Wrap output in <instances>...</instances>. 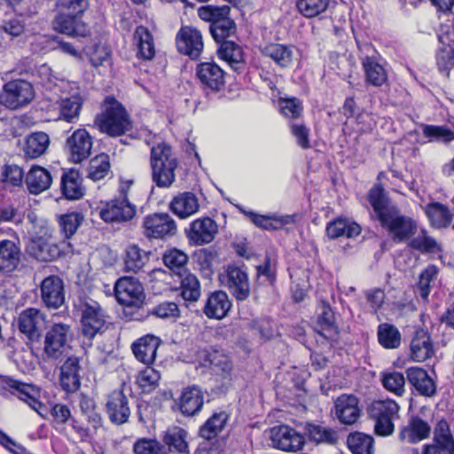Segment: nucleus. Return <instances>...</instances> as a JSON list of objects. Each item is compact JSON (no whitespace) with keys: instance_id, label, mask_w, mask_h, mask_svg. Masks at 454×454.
<instances>
[{"instance_id":"nucleus-1","label":"nucleus","mask_w":454,"mask_h":454,"mask_svg":"<svg viewBox=\"0 0 454 454\" xmlns=\"http://www.w3.org/2000/svg\"><path fill=\"white\" fill-rule=\"evenodd\" d=\"M177 166V159L168 144L160 142L152 146L150 156L152 179L158 187L168 188L173 184Z\"/></svg>"},{"instance_id":"nucleus-2","label":"nucleus","mask_w":454,"mask_h":454,"mask_svg":"<svg viewBox=\"0 0 454 454\" xmlns=\"http://www.w3.org/2000/svg\"><path fill=\"white\" fill-rule=\"evenodd\" d=\"M99 130L111 137H119L132 129V122L124 107L112 97L105 99L104 111L97 116Z\"/></svg>"},{"instance_id":"nucleus-3","label":"nucleus","mask_w":454,"mask_h":454,"mask_svg":"<svg viewBox=\"0 0 454 454\" xmlns=\"http://www.w3.org/2000/svg\"><path fill=\"white\" fill-rule=\"evenodd\" d=\"M35 98L34 86L24 79L11 80L0 90V105L12 111L27 106Z\"/></svg>"},{"instance_id":"nucleus-4","label":"nucleus","mask_w":454,"mask_h":454,"mask_svg":"<svg viewBox=\"0 0 454 454\" xmlns=\"http://www.w3.org/2000/svg\"><path fill=\"white\" fill-rule=\"evenodd\" d=\"M93 137L85 128L70 130L66 138L65 150L71 162L78 164L87 160L92 151Z\"/></svg>"},{"instance_id":"nucleus-5","label":"nucleus","mask_w":454,"mask_h":454,"mask_svg":"<svg viewBox=\"0 0 454 454\" xmlns=\"http://www.w3.org/2000/svg\"><path fill=\"white\" fill-rule=\"evenodd\" d=\"M0 381L4 389L10 390L12 395L27 403L41 417H44L45 408L39 401L40 390L37 387L8 377L2 378Z\"/></svg>"},{"instance_id":"nucleus-6","label":"nucleus","mask_w":454,"mask_h":454,"mask_svg":"<svg viewBox=\"0 0 454 454\" xmlns=\"http://www.w3.org/2000/svg\"><path fill=\"white\" fill-rule=\"evenodd\" d=\"M72 333L68 325L54 324L46 333L43 353L49 359H58L65 352Z\"/></svg>"},{"instance_id":"nucleus-7","label":"nucleus","mask_w":454,"mask_h":454,"mask_svg":"<svg viewBox=\"0 0 454 454\" xmlns=\"http://www.w3.org/2000/svg\"><path fill=\"white\" fill-rule=\"evenodd\" d=\"M114 291L117 301L128 307H139L145 298L142 284L132 277L121 278L115 284Z\"/></svg>"},{"instance_id":"nucleus-8","label":"nucleus","mask_w":454,"mask_h":454,"mask_svg":"<svg viewBox=\"0 0 454 454\" xmlns=\"http://www.w3.org/2000/svg\"><path fill=\"white\" fill-rule=\"evenodd\" d=\"M270 439L274 448L286 452L299 451L305 442L300 433L286 425L270 428Z\"/></svg>"},{"instance_id":"nucleus-9","label":"nucleus","mask_w":454,"mask_h":454,"mask_svg":"<svg viewBox=\"0 0 454 454\" xmlns=\"http://www.w3.org/2000/svg\"><path fill=\"white\" fill-rule=\"evenodd\" d=\"M176 43L180 53L189 56L192 59H197L204 49L201 32L190 26L180 28L176 34Z\"/></svg>"},{"instance_id":"nucleus-10","label":"nucleus","mask_w":454,"mask_h":454,"mask_svg":"<svg viewBox=\"0 0 454 454\" xmlns=\"http://www.w3.org/2000/svg\"><path fill=\"white\" fill-rule=\"evenodd\" d=\"M82 333L90 340L99 333L106 325V316L96 301L85 302L82 309Z\"/></svg>"},{"instance_id":"nucleus-11","label":"nucleus","mask_w":454,"mask_h":454,"mask_svg":"<svg viewBox=\"0 0 454 454\" xmlns=\"http://www.w3.org/2000/svg\"><path fill=\"white\" fill-rule=\"evenodd\" d=\"M143 229L148 239H163L174 235L176 225L168 214H153L145 218Z\"/></svg>"},{"instance_id":"nucleus-12","label":"nucleus","mask_w":454,"mask_h":454,"mask_svg":"<svg viewBox=\"0 0 454 454\" xmlns=\"http://www.w3.org/2000/svg\"><path fill=\"white\" fill-rule=\"evenodd\" d=\"M137 207L128 198L118 197L106 204L99 212L100 217L106 223L126 222L132 219Z\"/></svg>"},{"instance_id":"nucleus-13","label":"nucleus","mask_w":454,"mask_h":454,"mask_svg":"<svg viewBox=\"0 0 454 454\" xmlns=\"http://www.w3.org/2000/svg\"><path fill=\"white\" fill-rule=\"evenodd\" d=\"M223 286L239 301L246 300L250 294V284L247 274L239 267L229 266L220 278Z\"/></svg>"},{"instance_id":"nucleus-14","label":"nucleus","mask_w":454,"mask_h":454,"mask_svg":"<svg viewBox=\"0 0 454 454\" xmlns=\"http://www.w3.org/2000/svg\"><path fill=\"white\" fill-rule=\"evenodd\" d=\"M218 232L216 223L210 217H202L191 223L186 231L187 238L196 246L209 244Z\"/></svg>"},{"instance_id":"nucleus-15","label":"nucleus","mask_w":454,"mask_h":454,"mask_svg":"<svg viewBox=\"0 0 454 454\" xmlns=\"http://www.w3.org/2000/svg\"><path fill=\"white\" fill-rule=\"evenodd\" d=\"M40 292L46 307L59 309L64 304V283L59 276L51 275L44 278L40 285Z\"/></svg>"},{"instance_id":"nucleus-16","label":"nucleus","mask_w":454,"mask_h":454,"mask_svg":"<svg viewBox=\"0 0 454 454\" xmlns=\"http://www.w3.org/2000/svg\"><path fill=\"white\" fill-rule=\"evenodd\" d=\"M380 221L389 231L393 239L398 241L407 239L416 228L411 219L401 215L395 209L382 215Z\"/></svg>"},{"instance_id":"nucleus-17","label":"nucleus","mask_w":454,"mask_h":454,"mask_svg":"<svg viewBox=\"0 0 454 454\" xmlns=\"http://www.w3.org/2000/svg\"><path fill=\"white\" fill-rule=\"evenodd\" d=\"M18 321L20 332L31 340H38L45 326L44 315L39 309L34 308L22 311Z\"/></svg>"},{"instance_id":"nucleus-18","label":"nucleus","mask_w":454,"mask_h":454,"mask_svg":"<svg viewBox=\"0 0 454 454\" xmlns=\"http://www.w3.org/2000/svg\"><path fill=\"white\" fill-rule=\"evenodd\" d=\"M358 399L353 395H341L334 402V414L344 425L356 423L361 413Z\"/></svg>"},{"instance_id":"nucleus-19","label":"nucleus","mask_w":454,"mask_h":454,"mask_svg":"<svg viewBox=\"0 0 454 454\" xmlns=\"http://www.w3.org/2000/svg\"><path fill=\"white\" fill-rule=\"evenodd\" d=\"M106 408L110 420L116 425L126 423L130 416L128 398L121 390L109 395Z\"/></svg>"},{"instance_id":"nucleus-20","label":"nucleus","mask_w":454,"mask_h":454,"mask_svg":"<svg viewBox=\"0 0 454 454\" xmlns=\"http://www.w3.org/2000/svg\"><path fill=\"white\" fill-rule=\"evenodd\" d=\"M53 27L57 32L70 37L89 35L88 26L80 20V16L59 13L53 21Z\"/></svg>"},{"instance_id":"nucleus-21","label":"nucleus","mask_w":454,"mask_h":454,"mask_svg":"<svg viewBox=\"0 0 454 454\" xmlns=\"http://www.w3.org/2000/svg\"><path fill=\"white\" fill-rule=\"evenodd\" d=\"M43 237H38L33 240L34 255L41 261L55 260L61 255L62 250L59 245L50 240L52 231L47 226H43Z\"/></svg>"},{"instance_id":"nucleus-22","label":"nucleus","mask_w":454,"mask_h":454,"mask_svg":"<svg viewBox=\"0 0 454 454\" xmlns=\"http://www.w3.org/2000/svg\"><path fill=\"white\" fill-rule=\"evenodd\" d=\"M196 74L202 85L211 90L218 91L224 85V72L215 63L205 62L198 65Z\"/></svg>"},{"instance_id":"nucleus-23","label":"nucleus","mask_w":454,"mask_h":454,"mask_svg":"<svg viewBox=\"0 0 454 454\" xmlns=\"http://www.w3.org/2000/svg\"><path fill=\"white\" fill-rule=\"evenodd\" d=\"M200 200L192 192H184L175 196L170 204V210L181 219H186L200 210Z\"/></svg>"},{"instance_id":"nucleus-24","label":"nucleus","mask_w":454,"mask_h":454,"mask_svg":"<svg viewBox=\"0 0 454 454\" xmlns=\"http://www.w3.org/2000/svg\"><path fill=\"white\" fill-rule=\"evenodd\" d=\"M231 308L228 294L223 291L212 293L207 299L203 312L211 319L221 320L224 318Z\"/></svg>"},{"instance_id":"nucleus-25","label":"nucleus","mask_w":454,"mask_h":454,"mask_svg":"<svg viewBox=\"0 0 454 454\" xmlns=\"http://www.w3.org/2000/svg\"><path fill=\"white\" fill-rule=\"evenodd\" d=\"M160 340L151 334L141 337L132 344V351L136 358L145 364H152L156 358Z\"/></svg>"},{"instance_id":"nucleus-26","label":"nucleus","mask_w":454,"mask_h":454,"mask_svg":"<svg viewBox=\"0 0 454 454\" xmlns=\"http://www.w3.org/2000/svg\"><path fill=\"white\" fill-rule=\"evenodd\" d=\"M133 43L138 59L151 60L154 58L156 52L154 38L147 27L138 26L135 29Z\"/></svg>"},{"instance_id":"nucleus-27","label":"nucleus","mask_w":454,"mask_h":454,"mask_svg":"<svg viewBox=\"0 0 454 454\" xmlns=\"http://www.w3.org/2000/svg\"><path fill=\"white\" fill-rule=\"evenodd\" d=\"M80 362L75 356L68 357L61 366L60 384L69 393L77 391L81 386Z\"/></svg>"},{"instance_id":"nucleus-28","label":"nucleus","mask_w":454,"mask_h":454,"mask_svg":"<svg viewBox=\"0 0 454 454\" xmlns=\"http://www.w3.org/2000/svg\"><path fill=\"white\" fill-rule=\"evenodd\" d=\"M411 357L412 361L421 363L433 356L434 349L429 334L424 330L415 333L411 341Z\"/></svg>"},{"instance_id":"nucleus-29","label":"nucleus","mask_w":454,"mask_h":454,"mask_svg":"<svg viewBox=\"0 0 454 454\" xmlns=\"http://www.w3.org/2000/svg\"><path fill=\"white\" fill-rule=\"evenodd\" d=\"M59 120L68 123H74L78 121L83 105V98L79 92L69 97L61 98L59 101Z\"/></svg>"},{"instance_id":"nucleus-30","label":"nucleus","mask_w":454,"mask_h":454,"mask_svg":"<svg viewBox=\"0 0 454 454\" xmlns=\"http://www.w3.org/2000/svg\"><path fill=\"white\" fill-rule=\"evenodd\" d=\"M406 374L409 382L420 395L433 396L435 394V384L424 369L411 367L406 371Z\"/></svg>"},{"instance_id":"nucleus-31","label":"nucleus","mask_w":454,"mask_h":454,"mask_svg":"<svg viewBox=\"0 0 454 454\" xmlns=\"http://www.w3.org/2000/svg\"><path fill=\"white\" fill-rule=\"evenodd\" d=\"M82 176L75 169L65 171L61 176V191L63 195L72 200L81 199L84 194Z\"/></svg>"},{"instance_id":"nucleus-32","label":"nucleus","mask_w":454,"mask_h":454,"mask_svg":"<svg viewBox=\"0 0 454 454\" xmlns=\"http://www.w3.org/2000/svg\"><path fill=\"white\" fill-rule=\"evenodd\" d=\"M150 259V253L141 249L137 245H129L124 253V270L138 273L144 270Z\"/></svg>"},{"instance_id":"nucleus-33","label":"nucleus","mask_w":454,"mask_h":454,"mask_svg":"<svg viewBox=\"0 0 454 454\" xmlns=\"http://www.w3.org/2000/svg\"><path fill=\"white\" fill-rule=\"evenodd\" d=\"M20 249L17 242L10 239L0 241V270L12 271L19 265Z\"/></svg>"},{"instance_id":"nucleus-34","label":"nucleus","mask_w":454,"mask_h":454,"mask_svg":"<svg viewBox=\"0 0 454 454\" xmlns=\"http://www.w3.org/2000/svg\"><path fill=\"white\" fill-rule=\"evenodd\" d=\"M52 179L48 170L34 166L26 177L28 191L33 194H39L50 188Z\"/></svg>"},{"instance_id":"nucleus-35","label":"nucleus","mask_w":454,"mask_h":454,"mask_svg":"<svg viewBox=\"0 0 454 454\" xmlns=\"http://www.w3.org/2000/svg\"><path fill=\"white\" fill-rule=\"evenodd\" d=\"M262 53L281 67H289L293 63L294 51L285 44L269 43L262 48Z\"/></svg>"},{"instance_id":"nucleus-36","label":"nucleus","mask_w":454,"mask_h":454,"mask_svg":"<svg viewBox=\"0 0 454 454\" xmlns=\"http://www.w3.org/2000/svg\"><path fill=\"white\" fill-rule=\"evenodd\" d=\"M203 405V394L200 387H191L184 389L180 397L179 406L183 414L191 416L199 411Z\"/></svg>"},{"instance_id":"nucleus-37","label":"nucleus","mask_w":454,"mask_h":454,"mask_svg":"<svg viewBox=\"0 0 454 454\" xmlns=\"http://www.w3.org/2000/svg\"><path fill=\"white\" fill-rule=\"evenodd\" d=\"M425 213L434 228H445L451 223L453 214L440 202H432L425 207Z\"/></svg>"},{"instance_id":"nucleus-38","label":"nucleus","mask_w":454,"mask_h":454,"mask_svg":"<svg viewBox=\"0 0 454 454\" xmlns=\"http://www.w3.org/2000/svg\"><path fill=\"white\" fill-rule=\"evenodd\" d=\"M431 431L427 422L419 418H412L409 425L400 433V439L409 443H415L428 437Z\"/></svg>"},{"instance_id":"nucleus-39","label":"nucleus","mask_w":454,"mask_h":454,"mask_svg":"<svg viewBox=\"0 0 454 454\" xmlns=\"http://www.w3.org/2000/svg\"><path fill=\"white\" fill-rule=\"evenodd\" d=\"M187 437V432L182 427H173L168 428L164 435V442L168 446V452H188L189 445Z\"/></svg>"},{"instance_id":"nucleus-40","label":"nucleus","mask_w":454,"mask_h":454,"mask_svg":"<svg viewBox=\"0 0 454 454\" xmlns=\"http://www.w3.org/2000/svg\"><path fill=\"white\" fill-rule=\"evenodd\" d=\"M347 445L352 454H373L374 439L372 436L355 432L349 434L347 438Z\"/></svg>"},{"instance_id":"nucleus-41","label":"nucleus","mask_w":454,"mask_h":454,"mask_svg":"<svg viewBox=\"0 0 454 454\" xmlns=\"http://www.w3.org/2000/svg\"><path fill=\"white\" fill-rule=\"evenodd\" d=\"M50 145V137L44 132H34L27 136L24 152L30 158L43 155Z\"/></svg>"},{"instance_id":"nucleus-42","label":"nucleus","mask_w":454,"mask_h":454,"mask_svg":"<svg viewBox=\"0 0 454 454\" xmlns=\"http://www.w3.org/2000/svg\"><path fill=\"white\" fill-rule=\"evenodd\" d=\"M363 67L366 82L375 87L383 85L387 79V71L376 59L366 57L363 59Z\"/></svg>"},{"instance_id":"nucleus-43","label":"nucleus","mask_w":454,"mask_h":454,"mask_svg":"<svg viewBox=\"0 0 454 454\" xmlns=\"http://www.w3.org/2000/svg\"><path fill=\"white\" fill-rule=\"evenodd\" d=\"M433 441L442 452L454 454V437L450 433L449 424L445 420L437 423Z\"/></svg>"},{"instance_id":"nucleus-44","label":"nucleus","mask_w":454,"mask_h":454,"mask_svg":"<svg viewBox=\"0 0 454 454\" xmlns=\"http://www.w3.org/2000/svg\"><path fill=\"white\" fill-rule=\"evenodd\" d=\"M229 419V415L225 411L214 413L201 427V437L210 440L215 438L219 433L223 431Z\"/></svg>"},{"instance_id":"nucleus-45","label":"nucleus","mask_w":454,"mask_h":454,"mask_svg":"<svg viewBox=\"0 0 454 454\" xmlns=\"http://www.w3.org/2000/svg\"><path fill=\"white\" fill-rule=\"evenodd\" d=\"M181 295L185 301H197L201 294L200 284L197 277L190 272L180 273Z\"/></svg>"},{"instance_id":"nucleus-46","label":"nucleus","mask_w":454,"mask_h":454,"mask_svg":"<svg viewBox=\"0 0 454 454\" xmlns=\"http://www.w3.org/2000/svg\"><path fill=\"white\" fill-rule=\"evenodd\" d=\"M330 0H297L296 9L307 19H312L324 13L329 7Z\"/></svg>"},{"instance_id":"nucleus-47","label":"nucleus","mask_w":454,"mask_h":454,"mask_svg":"<svg viewBox=\"0 0 454 454\" xmlns=\"http://www.w3.org/2000/svg\"><path fill=\"white\" fill-rule=\"evenodd\" d=\"M399 409L397 403L393 400H379L372 403L370 415L372 418L395 419L398 417Z\"/></svg>"},{"instance_id":"nucleus-48","label":"nucleus","mask_w":454,"mask_h":454,"mask_svg":"<svg viewBox=\"0 0 454 454\" xmlns=\"http://www.w3.org/2000/svg\"><path fill=\"white\" fill-rule=\"evenodd\" d=\"M306 429L309 439L317 443L335 444L338 441L337 432L332 428L308 424Z\"/></svg>"},{"instance_id":"nucleus-49","label":"nucleus","mask_w":454,"mask_h":454,"mask_svg":"<svg viewBox=\"0 0 454 454\" xmlns=\"http://www.w3.org/2000/svg\"><path fill=\"white\" fill-rule=\"evenodd\" d=\"M218 56L227 62L231 67L238 68V65L243 62L241 48L233 42H223L218 49Z\"/></svg>"},{"instance_id":"nucleus-50","label":"nucleus","mask_w":454,"mask_h":454,"mask_svg":"<svg viewBox=\"0 0 454 454\" xmlns=\"http://www.w3.org/2000/svg\"><path fill=\"white\" fill-rule=\"evenodd\" d=\"M110 168L109 156L106 153L98 154L90 161L88 176L93 181H100L109 174Z\"/></svg>"},{"instance_id":"nucleus-51","label":"nucleus","mask_w":454,"mask_h":454,"mask_svg":"<svg viewBox=\"0 0 454 454\" xmlns=\"http://www.w3.org/2000/svg\"><path fill=\"white\" fill-rule=\"evenodd\" d=\"M378 339L385 348H396L401 343V334L398 329L389 324H381L378 328Z\"/></svg>"},{"instance_id":"nucleus-52","label":"nucleus","mask_w":454,"mask_h":454,"mask_svg":"<svg viewBox=\"0 0 454 454\" xmlns=\"http://www.w3.org/2000/svg\"><path fill=\"white\" fill-rule=\"evenodd\" d=\"M209 29L213 38L220 43L235 33V23L226 16H221L210 24Z\"/></svg>"},{"instance_id":"nucleus-53","label":"nucleus","mask_w":454,"mask_h":454,"mask_svg":"<svg viewBox=\"0 0 454 454\" xmlns=\"http://www.w3.org/2000/svg\"><path fill=\"white\" fill-rule=\"evenodd\" d=\"M83 222V216L78 212H70L59 216V224L66 239H70Z\"/></svg>"},{"instance_id":"nucleus-54","label":"nucleus","mask_w":454,"mask_h":454,"mask_svg":"<svg viewBox=\"0 0 454 454\" xmlns=\"http://www.w3.org/2000/svg\"><path fill=\"white\" fill-rule=\"evenodd\" d=\"M200 364L204 367L220 368L223 372L231 371V364L227 358L218 352L201 350L199 353Z\"/></svg>"},{"instance_id":"nucleus-55","label":"nucleus","mask_w":454,"mask_h":454,"mask_svg":"<svg viewBox=\"0 0 454 454\" xmlns=\"http://www.w3.org/2000/svg\"><path fill=\"white\" fill-rule=\"evenodd\" d=\"M321 312L318 315V324L322 328V335L325 338L334 337L338 331L335 325L334 316L332 309L325 303L321 306Z\"/></svg>"},{"instance_id":"nucleus-56","label":"nucleus","mask_w":454,"mask_h":454,"mask_svg":"<svg viewBox=\"0 0 454 454\" xmlns=\"http://www.w3.org/2000/svg\"><path fill=\"white\" fill-rule=\"evenodd\" d=\"M160 373L153 367H146L139 372L137 376V384L145 393H151L154 390L160 381Z\"/></svg>"},{"instance_id":"nucleus-57","label":"nucleus","mask_w":454,"mask_h":454,"mask_svg":"<svg viewBox=\"0 0 454 454\" xmlns=\"http://www.w3.org/2000/svg\"><path fill=\"white\" fill-rule=\"evenodd\" d=\"M249 216L252 222L258 227L265 230H275L279 228L281 225L290 223L293 222V216L286 215L279 218L256 215L250 213Z\"/></svg>"},{"instance_id":"nucleus-58","label":"nucleus","mask_w":454,"mask_h":454,"mask_svg":"<svg viewBox=\"0 0 454 454\" xmlns=\"http://www.w3.org/2000/svg\"><path fill=\"white\" fill-rule=\"evenodd\" d=\"M133 450L135 454H169L168 449L155 439L142 438L137 440Z\"/></svg>"},{"instance_id":"nucleus-59","label":"nucleus","mask_w":454,"mask_h":454,"mask_svg":"<svg viewBox=\"0 0 454 454\" xmlns=\"http://www.w3.org/2000/svg\"><path fill=\"white\" fill-rule=\"evenodd\" d=\"M410 246L413 249L422 253H436L440 250V247L436 240L428 236L427 231L424 230L411 240Z\"/></svg>"},{"instance_id":"nucleus-60","label":"nucleus","mask_w":454,"mask_h":454,"mask_svg":"<svg viewBox=\"0 0 454 454\" xmlns=\"http://www.w3.org/2000/svg\"><path fill=\"white\" fill-rule=\"evenodd\" d=\"M368 200L379 220L381 219L382 215H387L392 210L386 207V198L383 189L380 185H375L370 190Z\"/></svg>"},{"instance_id":"nucleus-61","label":"nucleus","mask_w":454,"mask_h":454,"mask_svg":"<svg viewBox=\"0 0 454 454\" xmlns=\"http://www.w3.org/2000/svg\"><path fill=\"white\" fill-rule=\"evenodd\" d=\"M89 0H57L59 13L82 16L89 8Z\"/></svg>"},{"instance_id":"nucleus-62","label":"nucleus","mask_w":454,"mask_h":454,"mask_svg":"<svg viewBox=\"0 0 454 454\" xmlns=\"http://www.w3.org/2000/svg\"><path fill=\"white\" fill-rule=\"evenodd\" d=\"M437 274L438 269L434 265L428 266L420 273L418 289L423 300H427L430 294L431 283L435 280Z\"/></svg>"},{"instance_id":"nucleus-63","label":"nucleus","mask_w":454,"mask_h":454,"mask_svg":"<svg viewBox=\"0 0 454 454\" xmlns=\"http://www.w3.org/2000/svg\"><path fill=\"white\" fill-rule=\"evenodd\" d=\"M382 384L387 390L396 395L400 396L404 393L405 379L401 372L385 373L382 378Z\"/></svg>"},{"instance_id":"nucleus-64","label":"nucleus","mask_w":454,"mask_h":454,"mask_svg":"<svg viewBox=\"0 0 454 454\" xmlns=\"http://www.w3.org/2000/svg\"><path fill=\"white\" fill-rule=\"evenodd\" d=\"M80 408L88 422L91 424L94 428H98L101 426L102 419L100 414L96 411L93 400L82 396L80 401Z\"/></svg>"}]
</instances>
